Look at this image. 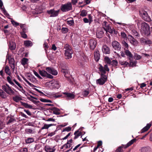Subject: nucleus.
<instances>
[{
    "label": "nucleus",
    "mask_w": 152,
    "mask_h": 152,
    "mask_svg": "<svg viewBox=\"0 0 152 152\" xmlns=\"http://www.w3.org/2000/svg\"><path fill=\"white\" fill-rule=\"evenodd\" d=\"M151 126V124H147L146 126L144 127L140 131V133H142L147 131L150 128Z\"/></svg>",
    "instance_id": "obj_18"
},
{
    "label": "nucleus",
    "mask_w": 152,
    "mask_h": 152,
    "mask_svg": "<svg viewBox=\"0 0 152 152\" xmlns=\"http://www.w3.org/2000/svg\"><path fill=\"white\" fill-rule=\"evenodd\" d=\"M24 44L26 47L31 46L33 45L32 42L30 40H26L24 42Z\"/></svg>",
    "instance_id": "obj_32"
},
{
    "label": "nucleus",
    "mask_w": 152,
    "mask_h": 152,
    "mask_svg": "<svg viewBox=\"0 0 152 152\" xmlns=\"http://www.w3.org/2000/svg\"><path fill=\"white\" fill-rule=\"evenodd\" d=\"M96 42L95 39H90L88 43L90 48L93 50L96 46Z\"/></svg>",
    "instance_id": "obj_10"
},
{
    "label": "nucleus",
    "mask_w": 152,
    "mask_h": 152,
    "mask_svg": "<svg viewBox=\"0 0 152 152\" xmlns=\"http://www.w3.org/2000/svg\"><path fill=\"white\" fill-rule=\"evenodd\" d=\"M132 35L136 37L137 38H138L140 37V34L135 30H132Z\"/></svg>",
    "instance_id": "obj_37"
},
{
    "label": "nucleus",
    "mask_w": 152,
    "mask_h": 152,
    "mask_svg": "<svg viewBox=\"0 0 152 152\" xmlns=\"http://www.w3.org/2000/svg\"><path fill=\"white\" fill-rule=\"evenodd\" d=\"M53 88L58 89L60 87V84L59 81H54L51 83Z\"/></svg>",
    "instance_id": "obj_17"
},
{
    "label": "nucleus",
    "mask_w": 152,
    "mask_h": 152,
    "mask_svg": "<svg viewBox=\"0 0 152 152\" xmlns=\"http://www.w3.org/2000/svg\"><path fill=\"white\" fill-rule=\"evenodd\" d=\"M64 48L66 49L65 53V56L71 57V55L73 53L71 46L68 44H66L64 45Z\"/></svg>",
    "instance_id": "obj_3"
},
{
    "label": "nucleus",
    "mask_w": 152,
    "mask_h": 152,
    "mask_svg": "<svg viewBox=\"0 0 152 152\" xmlns=\"http://www.w3.org/2000/svg\"><path fill=\"white\" fill-rule=\"evenodd\" d=\"M102 50L103 53L105 54H109L110 53L109 48L106 45L103 46L102 48Z\"/></svg>",
    "instance_id": "obj_14"
},
{
    "label": "nucleus",
    "mask_w": 152,
    "mask_h": 152,
    "mask_svg": "<svg viewBox=\"0 0 152 152\" xmlns=\"http://www.w3.org/2000/svg\"><path fill=\"white\" fill-rule=\"evenodd\" d=\"M75 136L74 137L75 140L78 138V137L81 136V137H82V133L81 132H79L78 130L76 131L74 133Z\"/></svg>",
    "instance_id": "obj_24"
},
{
    "label": "nucleus",
    "mask_w": 152,
    "mask_h": 152,
    "mask_svg": "<svg viewBox=\"0 0 152 152\" xmlns=\"http://www.w3.org/2000/svg\"><path fill=\"white\" fill-rule=\"evenodd\" d=\"M121 37L124 39H127V35L124 32H122L121 33Z\"/></svg>",
    "instance_id": "obj_51"
},
{
    "label": "nucleus",
    "mask_w": 152,
    "mask_h": 152,
    "mask_svg": "<svg viewBox=\"0 0 152 152\" xmlns=\"http://www.w3.org/2000/svg\"><path fill=\"white\" fill-rule=\"evenodd\" d=\"M46 77L48 78L52 79L53 77L51 75L47 73V75Z\"/></svg>",
    "instance_id": "obj_64"
},
{
    "label": "nucleus",
    "mask_w": 152,
    "mask_h": 152,
    "mask_svg": "<svg viewBox=\"0 0 152 152\" xmlns=\"http://www.w3.org/2000/svg\"><path fill=\"white\" fill-rule=\"evenodd\" d=\"M120 63L122 65H123L124 67L129 66V64L128 62L125 61H120Z\"/></svg>",
    "instance_id": "obj_35"
},
{
    "label": "nucleus",
    "mask_w": 152,
    "mask_h": 152,
    "mask_svg": "<svg viewBox=\"0 0 152 152\" xmlns=\"http://www.w3.org/2000/svg\"><path fill=\"white\" fill-rule=\"evenodd\" d=\"M148 56H149V55L146 53H142V55L140 56L138 55L137 53H134V57H142V56L146 57Z\"/></svg>",
    "instance_id": "obj_36"
},
{
    "label": "nucleus",
    "mask_w": 152,
    "mask_h": 152,
    "mask_svg": "<svg viewBox=\"0 0 152 152\" xmlns=\"http://www.w3.org/2000/svg\"><path fill=\"white\" fill-rule=\"evenodd\" d=\"M104 61L109 65L111 64V61L109 58H104Z\"/></svg>",
    "instance_id": "obj_40"
},
{
    "label": "nucleus",
    "mask_w": 152,
    "mask_h": 152,
    "mask_svg": "<svg viewBox=\"0 0 152 152\" xmlns=\"http://www.w3.org/2000/svg\"><path fill=\"white\" fill-rule=\"evenodd\" d=\"M142 17V18L146 21L150 22L151 20V18L148 15L147 13L145 11L143 12Z\"/></svg>",
    "instance_id": "obj_13"
},
{
    "label": "nucleus",
    "mask_w": 152,
    "mask_h": 152,
    "mask_svg": "<svg viewBox=\"0 0 152 152\" xmlns=\"http://www.w3.org/2000/svg\"><path fill=\"white\" fill-rule=\"evenodd\" d=\"M39 74L42 77H46L47 75V71L44 70H39Z\"/></svg>",
    "instance_id": "obj_28"
},
{
    "label": "nucleus",
    "mask_w": 152,
    "mask_h": 152,
    "mask_svg": "<svg viewBox=\"0 0 152 152\" xmlns=\"http://www.w3.org/2000/svg\"><path fill=\"white\" fill-rule=\"evenodd\" d=\"M141 32L147 36L151 34L149 25L146 23L144 22L141 23Z\"/></svg>",
    "instance_id": "obj_1"
},
{
    "label": "nucleus",
    "mask_w": 152,
    "mask_h": 152,
    "mask_svg": "<svg viewBox=\"0 0 152 152\" xmlns=\"http://www.w3.org/2000/svg\"><path fill=\"white\" fill-rule=\"evenodd\" d=\"M61 72L63 73L64 76L66 77H68L69 76L68 71L66 69H62L61 70Z\"/></svg>",
    "instance_id": "obj_25"
},
{
    "label": "nucleus",
    "mask_w": 152,
    "mask_h": 152,
    "mask_svg": "<svg viewBox=\"0 0 152 152\" xmlns=\"http://www.w3.org/2000/svg\"><path fill=\"white\" fill-rule=\"evenodd\" d=\"M118 62L117 60H113L111 61V64L110 65L116 66L118 65Z\"/></svg>",
    "instance_id": "obj_46"
},
{
    "label": "nucleus",
    "mask_w": 152,
    "mask_h": 152,
    "mask_svg": "<svg viewBox=\"0 0 152 152\" xmlns=\"http://www.w3.org/2000/svg\"><path fill=\"white\" fill-rule=\"evenodd\" d=\"M23 78L24 80L28 85H29L31 87H33L34 86V85L30 83L24 77H23Z\"/></svg>",
    "instance_id": "obj_50"
},
{
    "label": "nucleus",
    "mask_w": 152,
    "mask_h": 152,
    "mask_svg": "<svg viewBox=\"0 0 152 152\" xmlns=\"http://www.w3.org/2000/svg\"><path fill=\"white\" fill-rule=\"evenodd\" d=\"M71 134H72V133L71 132L69 133L65 137L62 138L63 140L67 139Z\"/></svg>",
    "instance_id": "obj_60"
},
{
    "label": "nucleus",
    "mask_w": 152,
    "mask_h": 152,
    "mask_svg": "<svg viewBox=\"0 0 152 152\" xmlns=\"http://www.w3.org/2000/svg\"><path fill=\"white\" fill-rule=\"evenodd\" d=\"M125 53L129 57H132L133 55L131 52L127 50H125Z\"/></svg>",
    "instance_id": "obj_42"
},
{
    "label": "nucleus",
    "mask_w": 152,
    "mask_h": 152,
    "mask_svg": "<svg viewBox=\"0 0 152 152\" xmlns=\"http://www.w3.org/2000/svg\"><path fill=\"white\" fill-rule=\"evenodd\" d=\"M111 28V27L109 24L108 25V26H107V27L106 28L104 27V30H105L106 32H107V31L109 30Z\"/></svg>",
    "instance_id": "obj_59"
},
{
    "label": "nucleus",
    "mask_w": 152,
    "mask_h": 152,
    "mask_svg": "<svg viewBox=\"0 0 152 152\" xmlns=\"http://www.w3.org/2000/svg\"><path fill=\"white\" fill-rule=\"evenodd\" d=\"M63 94L65 95L67 98V100H70L74 99L75 97V95L73 94L67 92H64Z\"/></svg>",
    "instance_id": "obj_15"
},
{
    "label": "nucleus",
    "mask_w": 152,
    "mask_h": 152,
    "mask_svg": "<svg viewBox=\"0 0 152 152\" xmlns=\"http://www.w3.org/2000/svg\"><path fill=\"white\" fill-rule=\"evenodd\" d=\"M146 40L143 38H141L140 39V41L142 43H145Z\"/></svg>",
    "instance_id": "obj_63"
},
{
    "label": "nucleus",
    "mask_w": 152,
    "mask_h": 152,
    "mask_svg": "<svg viewBox=\"0 0 152 152\" xmlns=\"http://www.w3.org/2000/svg\"><path fill=\"white\" fill-rule=\"evenodd\" d=\"M102 25L103 26V28H104V27L106 28L107 26H108L109 24H108V23L106 21H104L102 24Z\"/></svg>",
    "instance_id": "obj_58"
},
{
    "label": "nucleus",
    "mask_w": 152,
    "mask_h": 152,
    "mask_svg": "<svg viewBox=\"0 0 152 152\" xmlns=\"http://www.w3.org/2000/svg\"><path fill=\"white\" fill-rule=\"evenodd\" d=\"M34 74L35 75V76H36L37 77H38L39 79L42 80V77L37 73V72H36L35 70H34L33 71Z\"/></svg>",
    "instance_id": "obj_52"
},
{
    "label": "nucleus",
    "mask_w": 152,
    "mask_h": 152,
    "mask_svg": "<svg viewBox=\"0 0 152 152\" xmlns=\"http://www.w3.org/2000/svg\"><path fill=\"white\" fill-rule=\"evenodd\" d=\"M39 100L41 101L44 102H52L51 101V100L49 99H45L41 98Z\"/></svg>",
    "instance_id": "obj_43"
},
{
    "label": "nucleus",
    "mask_w": 152,
    "mask_h": 152,
    "mask_svg": "<svg viewBox=\"0 0 152 152\" xmlns=\"http://www.w3.org/2000/svg\"><path fill=\"white\" fill-rule=\"evenodd\" d=\"M12 99L14 101L16 102H19V101L21 100L22 99L21 97L18 96H15L13 97Z\"/></svg>",
    "instance_id": "obj_30"
},
{
    "label": "nucleus",
    "mask_w": 152,
    "mask_h": 152,
    "mask_svg": "<svg viewBox=\"0 0 152 152\" xmlns=\"http://www.w3.org/2000/svg\"><path fill=\"white\" fill-rule=\"evenodd\" d=\"M87 14V11L86 10H83L81 12L80 15L82 17H85L86 16Z\"/></svg>",
    "instance_id": "obj_39"
},
{
    "label": "nucleus",
    "mask_w": 152,
    "mask_h": 152,
    "mask_svg": "<svg viewBox=\"0 0 152 152\" xmlns=\"http://www.w3.org/2000/svg\"><path fill=\"white\" fill-rule=\"evenodd\" d=\"M16 48V44L15 42L12 41L9 42V48L11 50H15Z\"/></svg>",
    "instance_id": "obj_16"
},
{
    "label": "nucleus",
    "mask_w": 152,
    "mask_h": 152,
    "mask_svg": "<svg viewBox=\"0 0 152 152\" xmlns=\"http://www.w3.org/2000/svg\"><path fill=\"white\" fill-rule=\"evenodd\" d=\"M137 140L136 138L134 139L129 142L126 145H124L122 144L121 146L118 147L116 150V152H123L124 150L123 148H126L131 145L134 142H135Z\"/></svg>",
    "instance_id": "obj_2"
},
{
    "label": "nucleus",
    "mask_w": 152,
    "mask_h": 152,
    "mask_svg": "<svg viewBox=\"0 0 152 152\" xmlns=\"http://www.w3.org/2000/svg\"><path fill=\"white\" fill-rule=\"evenodd\" d=\"M61 32L63 33H66L68 31V29L66 28L63 27L61 29Z\"/></svg>",
    "instance_id": "obj_55"
},
{
    "label": "nucleus",
    "mask_w": 152,
    "mask_h": 152,
    "mask_svg": "<svg viewBox=\"0 0 152 152\" xmlns=\"http://www.w3.org/2000/svg\"><path fill=\"white\" fill-rule=\"evenodd\" d=\"M140 150L141 152H151V148L148 146L142 147Z\"/></svg>",
    "instance_id": "obj_19"
},
{
    "label": "nucleus",
    "mask_w": 152,
    "mask_h": 152,
    "mask_svg": "<svg viewBox=\"0 0 152 152\" xmlns=\"http://www.w3.org/2000/svg\"><path fill=\"white\" fill-rule=\"evenodd\" d=\"M5 72L9 76L11 75V72H10L9 67L8 66H6L5 67Z\"/></svg>",
    "instance_id": "obj_33"
},
{
    "label": "nucleus",
    "mask_w": 152,
    "mask_h": 152,
    "mask_svg": "<svg viewBox=\"0 0 152 152\" xmlns=\"http://www.w3.org/2000/svg\"><path fill=\"white\" fill-rule=\"evenodd\" d=\"M128 38L131 44H133L135 42V39L131 35H129L128 36Z\"/></svg>",
    "instance_id": "obj_31"
},
{
    "label": "nucleus",
    "mask_w": 152,
    "mask_h": 152,
    "mask_svg": "<svg viewBox=\"0 0 152 152\" xmlns=\"http://www.w3.org/2000/svg\"><path fill=\"white\" fill-rule=\"evenodd\" d=\"M82 94L83 95V96L86 97L89 94V92L88 90H85L82 92Z\"/></svg>",
    "instance_id": "obj_45"
},
{
    "label": "nucleus",
    "mask_w": 152,
    "mask_h": 152,
    "mask_svg": "<svg viewBox=\"0 0 152 152\" xmlns=\"http://www.w3.org/2000/svg\"><path fill=\"white\" fill-rule=\"evenodd\" d=\"M26 32H20V34L22 37L26 39L27 38V35L26 34Z\"/></svg>",
    "instance_id": "obj_53"
},
{
    "label": "nucleus",
    "mask_w": 152,
    "mask_h": 152,
    "mask_svg": "<svg viewBox=\"0 0 152 152\" xmlns=\"http://www.w3.org/2000/svg\"><path fill=\"white\" fill-rule=\"evenodd\" d=\"M13 81L15 82V83L20 88L22 89V90L24 91V90L23 89L22 86H21L20 84L15 79H13Z\"/></svg>",
    "instance_id": "obj_49"
},
{
    "label": "nucleus",
    "mask_w": 152,
    "mask_h": 152,
    "mask_svg": "<svg viewBox=\"0 0 152 152\" xmlns=\"http://www.w3.org/2000/svg\"><path fill=\"white\" fill-rule=\"evenodd\" d=\"M112 45L115 50L119 51L121 50V45L117 41H113L112 43Z\"/></svg>",
    "instance_id": "obj_8"
},
{
    "label": "nucleus",
    "mask_w": 152,
    "mask_h": 152,
    "mask_svg": "<svg viewBox=\"0 0 152 152\" xmlns=\"http://www.w3.org/2000/svg\"><path fill=\"white\" fill-rule=\"evenodd\" d=\"M11 22L12 24L15 26H17L19 25V23L16 22L13 20H12Z\"/></svg>",
    "instance_id": "obj_57"
},
{
    "label": "nucleus",
    "mask_w": 152,
    "mask_h": 152,
    "mask_svg": "<svg viewBox=\"0 0 152 152\" xmlns=\"http://www.w3.org/2000/svg\"><path fill=\"white\" fill-rule=\"evenodd\" d=\"M20 102L21 105L23 106L26 108H29L30 109L32 108V106L30 104H29L28 103L23 102Z\"/></svg>",
    "instance_id": "obj_29"
},
{
    "label": "nucleus",
    "mask_w": 152,
    "mask_h": 152,
    "mask_svg": "<svg viewBox=\"0 0 152 152\" xmlns=\"http://www.w3.org/2000/svg\"><path fill=\"white\" fill-rule=\"evenodd\" d=\"M122 44L124 48V49H128L129 48V45L127 43L124 41H122Z\"/></svg>",
    "instance_id": "obj_38"
},
{
    "label": "nucleus",
    "mask_w": 152,
    "mask_h": 152,
    "mask_svg": "<svg viewBox=\"0 0 152 152\" xmlns=\"http://www.w3.org/2000/svg\"><path fill=\"white\" fill-rule=\"evenodd\" d=\"M49 128V127L48 125L47 124H45L44 125V126H43L41 128V129L42 130V129H48Z\"/></svg>",
    "instance_id": "obj_62"
},
{
    "label": "nucleus",
    "mask_w": 152,
    "mask_h": 152,
    "mask_svg": "<svg viewBox=\"0 0 152 152\" xmlns=\"http://www.w3.org/2000/svg\"><path fill=\"white\" fill-rule=\"evenodd\" d=\"M9 61V63L10 64L15 63V60L13 58H7Z\"/></svg>",
    "instance_id": "obj_47"
},
{
    "label": "nucleus",
    "mask_w": 152,
    "mask_h": 152,
    "mask_svg": "<svg viewBox=\"0 0 152 152\" xmlns=\"http://www.w3.org/2000/svg\"><path fill=\"white\" fill-rule=\"evenodd\" d=\"M88 18L89 19V21L90 23H91L93 21L92 17L91 14L88 15Z\"/></svg>",
    "instance_id": "obj_61"
},
{
    "label": "nucleus",
    "mask_w": 152,
    "mask_h": 152,
    "mask_svg": "<svg viewBox=\"0 0 152 152\" xmlns=\"http://www.w3.org/2000/svg\"><path fill=\"white\" fill-rule=\"evenodd\" d=\"M94 57H100V54L98 50H95L94 51Z\"/></svg>",
    "instance_id": "obj_44"
},
{
    "label": "nucleus",
    "mask_w": 152,
    "mask_h": 152,
    "mask_svg": "<svg viewBox=\"0 0 152 152\" xmlns=\"http://www.w3.org/2000/svg\"><path fill=\"white\" fill-rule=\"evenodd\" d=\"M46 70L49 73L54 75H56L58 74V72L53 68L47 67L46 69Z\"/></svg>",
    "instance_id": "obj_12"
},
{
    "label": "nucleus",
    "mask_w": 152,
    "mask_h": 152,
    "mask_svg": "<svg viewBox=\"0 0 152 152\" xmlns=\"http://www.w3.org/2000/svg\"><path fill=\"white\" fill-rule=\"evenodd\" d=\"M60 12V10L55 11L54 9L47 10V13L49 15H50L51 17H54L57 16Z\"/></svg>",
    "instance_id": "obj_6"
},
{
    "label": "nucleus",
    "mask_w": 152,
    "mask_h": 152,
    "mask_svg": "<svg viewBox=\"0 0 152 152\" xmlns=\"http://www.w3.org/2000/svg\"><path fill=\"white\" fill-rule=\"evenodd\" d=\"M55 150L54 147L51 148L50 146H47L45 147V150L47 152H54Z\"/></svg>",
    "instance_id": "obj_22"
},
{
    "label": "nucleus",
    "mask_w": 152,
    "mask_h": 152,
    "mask_svg": "<svg viewBox=\"0 0 152 152\" xmlns=\"http://www.w3.org/2000/svg\"><path fill=\"white\" fill-rule=\"evenodd\" d=\"M25 141L26 143H30L34 142V139L32 137H29L26 139Z\"/></svg>",
    "instance_id": "obj_34"
},
{
    "label": "nucleus",
    "mask_w": 152,
    "mask_h": 152,
    "mask_svg": "<svg viewBox=\"0 0 152 152\" xmlns=\"http://www.w3.org/2000/svg\"><path fill=\"white\" fill-rule=\"evenodd\" d=\"M28 59L25 58H23L21 60V64L23 66H24L26 64L28 63Z\"/></svg>",
    "instance_id": "obj_27"
},
{
    "label": "nucleus",
    "mask_w": 152,
    "mask_h": 152,
    "mask_svg": "<svg viewBox=\"0 0 152 152\" xmlns=\"http://www.w3.org/2000/svg\"><path fill=\"white\" fill-rule=\"evenodd\" d=\"M48 110L50 113H52V111H53V113L56 115H59L60 114V110L56 107L50 108Z\"/></svg>",
    "instance_id": "obj_11"
},
{
    "label": "nucleus",
    "mask_w": 152,
    "mask_h": 152,
    "mask_svg": "<svg viewBox=\"0 0 152 152\" xmlns=\"http://www.w3.org/2000/svg\"><path fill=\"white\" fill-rule=\"evenodd\" d=\"M101 77L99 79L96 80V83L100 85H104L107 81V77L106 75L101 74Z\"/></svg>",
    "instance_id": "obj_5"
},
{
    "label": "nucleus",
    "mask_w": 152,
    "mask_h": 152,
    "mask_svg": "<svg viewBox=\"0 0 152 152\" xmlns=\"http://www.w3.org/2000/svg\"><path fill=\"white\" fill-rule=\"evenodd\" d=\"M66 22L67 24L70 26L74 25V21L72 18H68L66 20Z\"/></svg>",
    "instance_id": "obj_21"
},
{
    "label": "nucleus",
    "mask_w": 152,
    "mask_h": 152,
    "mask_svg": "<svg viewBox=\"0 0 152 152\" xmlns=\"http://www.w3.org/2000/svg\"><path fill=\"white\" fill-rule=\"evenodd\" d=\"M7 81L12 85L14 86L15 88H17L19 90H20L17 87V86L15 85L14 83H13V82L12 81L11 79L10 78V77L9 76H7Z\"/></svg>",
    "instance_id": "obj_26"
},
{
    "label": "nucleus",
    "mask_w": 152,
    "mask_h": 152,
    "mask_svg": "<svg viewBox=\"0 0 152 152\" xmlns=\"http://www.w3.org/2000/svg\"><path fill=\"white\" fill-rule=\"evenodd\" d=\"M5 93L2 90L0 89V96L1 97L4 98V94Z\"/></svg>",
    "instance_id": "obj_56"
},
{
    "label": "nucleus",
    "mask_w": 152,
    "mask_h": 152,
    "mask_svg": "<svg viewBox=\"0 0 152 152\" xmlns=\"http://www.w3.org/2000/svg\"><path fill=\"white\" fill-rule=\"evenodd\" d=\"M2 87L3 90L6 92L7 94L10 95H14L15 94V92L11 88L10 89L5 85H3Z\"/></svg>",
    "instance_id": "obj_9"
},
{
    "label": "nucleus",
    "mask_w": 152,
    "mask_h": 152,
    "mask_svg": "<svg viewBox=\"0 0 152 152\" xmlns=\"http://www.w3.org/2000/svg\"><path fill=\"white\" fill-rule=\"evenodd\" d=\"M104 35V32L102 31H98L96 32V36L97 38H102Z\"/></svg>",
    "instance_id": "obj_20"
},
{
    "label": "nucleus",
    "mask_w": 152,
    "mask_h": 152,
    "mask_svg": "<svg viewBox=\"0 0 152 152\" xmlns=\"http://www.w3.org/2000/svg\"><path fill=\"white\" fill-rule=\"evenodd\" d=\"M72 145V144H71L70 143L67 144V142L65 144L63 145V147L61 148V149L63 148H64L65 149L68 148H70L71 146Z\"/></svg>",
    "instance_id": "obj_41"
},
{
    "label": "nucleus",
    "mask_w": 152,
    "mask_h": 152,
    "mask_svg": "<svg viewBox=\"0 0 152 152\" xmlns=\"http://www.w3.org/2000/svg\"><path fill=\"white\" fill-rule=\"evenodd\" d=\"M99 71L100 72L101 74L104 75L106 74V71L109 72L110 70L108 68L107 64L104 65L103 67L101 64H99V66L98 68Z\"/></svg>",
    "instance_id": "obj_7"
},
{
    "label": "nucleus",
    "mask_w": 152,
    "mask_h": 152,
    "mask_svg": "<svg viewBox=\"0 0 152 152\" xmlns=\"http://www.w3.org/2000/svg\"><path fill=\"white\" fill-rule=\"evenodd\" d=\"M72 4L70 2H68L64 4H62L60 10L63 12H68L72 10Z\"/></svg>",
    "instance_id": "obj_4"
},
{
    "label": "nucleus",
    "mask_w": 152,
    "mask_h": 152,
    "mask_svg": "<svg viewBox=\"0 0 152 152\" xmlns=\"http://www.w3.org/2000/svg\"><path fill=\"white\" fill-rule=\"evenodd\" d=\"M71 128L70 127H67L63 129V130L62 131V132H64L65 131H67V132H69L71 130Z\"/></svg>",
    "instance_id": "obj_48"
},
{
    "label": "nucleus",
    "mask_w": 152,
    "mask_h": 152,
    "mask_svg": "<svg viewBox=\"0 0 152 152\" xmlns=\"http://www.w3.org/2000/svg\"><path fill=\"white\" fill-rule=\"evenodd\" d=\"M133 58H129V66L130 67H133L136 66L137 61L136 60L133 61L131 59Z\"/></svg>",
    "instance_id": "obj_23"
},
{
    "label": "nucleus",
    "mask_w": 152,
    "mask_h": 152,
    "mask_svg": "<svg viewBox=\"0 0 152 152\" xmlns=\"http://www.w3.org/2000/svg\"><path fill=\"white\" fill-rule=\"evenodd\" d=\"M28 149L26 148H21L19 151V152H28Z\"/></svg>",
    "instance_id": "obj_54"
}]
</instances>
